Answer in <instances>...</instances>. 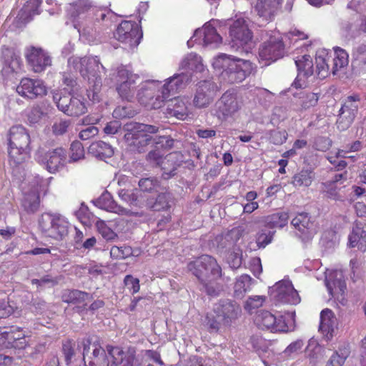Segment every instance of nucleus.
<instances>
[{
    "label": "nucleus",
    "mask_w": 366,
    "mask_h": 366,
    "mask_svg": "<svg viewBox=\"0 0 366 366\" xmlns=\"http://www.w3.org/2000/svg\"><path fill=\"white\" fill-rule=\"evenodd\" d=\"M283 0H257L254 6L257 15L266 22L272 21L281 10Z\"/></svg>",
    "instance_id": "obj_24"
},
{
    "label": "nucleus",
    "mask_w": 366,
    "mask_h": 366,
    "mask_svg": "<svg viewBox=\"0 0 366 366\" xmlns=\"http://www.w3.org/2000/svg\"><path fill=\"white\" fill-rule=\"evenodd\" d=\"M254 321L258 327L272 332H288L292 327V322L289 325L283 317H277L269 311L259 313Z\"/></svg>",
    "instance_id": "obj_19"
},
{
    "label": "nucleus",
    "mask_w": 366,
    "mask_h": 366,
    "mask_svg": "<svg viewBox=\"0 0 366 366\" xmlns=\"http://www.w3.org/2000/svg\"><path fill=\"white\" fill-rule=\"evenodd\" d=\"M168 109L169 113L177 119H184L188 115L187 106L180 98L171 99L168 104Z\"/></svg>",
    "instance_id": "obj_41"
},
{
    "label": "nucleus",
    "mask_w": 366,
    "mask_h": 366,
    "mask_svg": "<svg viewBox=\"0 0 366 366\" xmlns=\"http://www.w3.org/2000/svg\"><path fill=\"white\" fill-rule=\"evenodd\" d=\"M44 112L39 106L33 107L27 113L26 117L30 125L37 124L41 121Z\"/></svg>",
    "instance_id": "obj_57"
},
{
    "label": "nucleus",
    "mask_w": 366,
    "mask_h": 366,
    "mask_svg": "<svg viewBox=\"0 0 366 366\" xmlns=\"http://www.w3.org/2000/svg\"><path fill=\"white\" fill-rule=\"evenodd\" d=\"M98 133L99 129L97 127L89 126L79 132V137L81 140H88L97 136Z\"/></svg>",
    "instance_id": "obj_63"
},
{
    "label": "nucleus",
    "mask_w": 366,
    "mask_h": 366,
    "mask_svg": "<svg viewBox=\"0 0 366 366\" xmlns=\"http://www.w3.org/2000/svg\"><path fill=\"white\" fill-rule=\"evenodd\" d=\"M215 68L222 69V76L229 84L242 82L252 70V63L242 59H230L224 54L219 55L214 61Z\"/></svg>",
    "instance_id": "obj_3"
},
{
    "label": "nucleus",
    "mask_w": 366,
    "mask_h": 366,
    "mask_svg": "<svg viewBox=\"0 0 366 366\" xmlns=\"http://www.w3.org/2000/svg\"><path fill=\"white\" fill-rule=\"evenodd\" d=\"M78 348L82 350L83 360L86 365L109 366L110 357L107 347L104 350L97 337L82 339L78 342Z\"/></svg>",
    "instance_id": "obj_5"
},
{
    "label": "nucleus",
    "mask_w": 366,
    "mask_h": 366,
    "mask_svg": "<svg viewBox=\"0 0 366 366\" xmlns=\"http://www.w3.org/2000/svg\"><path fill=\"white\" fill-rule=\"evenodd\" d=\"M89 297V294L80 290H66L62 295L64 302L79 304L84 302Z\"/></svg>",
    "instance_id": "obj_46"
},
{
    "label": "nucleus",
    "mask_w": 366,
    "mask_h": 366,
    "mask_svg": "<svg viewBox=\"0 0 366 366\" xmlns=\"http://www.w3.org/2000/svg\"><path fill=\"white\" fill-rule=\"evenodd\" d=\"M108 355L110 357L109 366H133L134 360V352L133 350H127L124 352L119 347L107 345Z\"/></svg>",
    "instance_id": "obj_25"
},
{
    "label": "nucleus",
    "mask_w": 366,
    "mask_h": 366,
    "mask_svg": "<svg viewBox=\"0 0 366 366\" xmlns=\"http://www.w3.org/2000/svg\"><path fill=\"white\" fill-rule=\"evenodd\" d=\"M54 99L57 108L69 117H79L87 112L86 102L83 98L55 94Z\"/></svg>",
    "instance_id": "obj_13"
},
{
    "label": "nucleus",
    "mask_w": 366,
    "mask_h": 366,
    "mask_svg": "<svg viewBox=\"0 0 366 366\" xmlns=\"http://www.w3.org/2000/svg\"><path fill=\"white\" fill-rule=\"evenodd\" d=\"M295 64L298 70V76L305 77L310 76L314 73L312 58L310 55L305 54L295 60Z\"/></svg>",
    "instance_id": "obj_43"
},
{
    "label": "nucleus",
    "mask_w": 366,
    "mask_h": 366,
    "mask_svg": "<svg viewBox=\"0 0 366 366\" xmlns=\"http://www.w3.org/2000/svg\"><path fill=\"white\" fill-rule=\"evenodd\" d=\"M291 224L305 237H310L316 233L315 223L308 213H298L291 220Z\"/></svg>",
    "instance_id": "obj_28"
},
{
    "label": "nucleus",
    "mask_w": 366,
    "mask_h": 366,
    "mask_svg": "<svg viewBox=\"0 0 366 366\" xmlns=\"http://www.w3.org/2000/svg\"><path fill=\"white\" fill-rule=\"evenodd\" d=\"M46 186L44 179L39 175L28 180H24L21 189L24 195L22 207L28 213L36 212L39 207V192Z\"/></svg>",
    "instance_id": "obj_8"
},
{
    "label": "nucleus",
    "mask_w": 366,
    "mask_h": 366,
    "mask_svg": "<svg viewBox=\"0 0 366 366\" xmlns=\"http://www.w3.org/2000/svg\"><path fill=\"white\" fill-rule=\"evenodd\" d=\"M269 293L277 302L290 305H297L300 302V297L288 280H283L269 287Z\"/></svg>",
    "instance_id": "obj_17"
},
{
    "label": "nucleus",
    "mask_w": 366,
    "mask_h": 366,
    "mask_svg": "<svg viewBox=\"0 0 366 366\" xmlns=\"http://www.w3.org/2000/svg\"><path fill=\"white\" fill-rule=\"evenodd\" d=\"M71 124V121L69 119H59L56 121L51 127L53 134L55 136L64 135L66 133Z\"/></svg>",
    "instance_id": "obj_53"
},
{
    "label": "nucleus",
    "mask_w": 366,
    "mask_h": 366,
    "mask_svg": "<svg viewBox=\"0 0 366 366\" xmlns=\"http://www.w3.org/2000/svg\"><path fill=\"white\" fill-rule=\"evenodd\" d=\"M348 239L350 247H357L360 251H366V229L362 223L360 222L355 223Z\"/></svg>",
    "instance_id": "obj_33"
},
{
    "label": "nucleus",
    "mask_w": 366,
    "mask_h": 366,
    "mask_svg": "<svg viewBox=\"0 0 366 366\" xmlns=\"http://www.w3.org/2000/svg\"><path fill=\"white\" fill-rule=\"evenodd\" d=\"M89 152L93 157L103 159L111 158L114 155V151L110 144L102 141H98L93 142L89 146Z\"/></svg>",
    "instance_id": "obj_37"
},
{
    "label": "nucleus",
    "mask_w": 366,
    "mask_h": 366,
    "mask_svg": "<svg viewBox=\"0 0 366 366\" xmlns=\"http://www.w3.org/2000/svg\"><path fill=\"white\" fill-rule=\"evenodd\" d=\"M315 177L313 169L306 165L302 169L293 177V184L295 187H309Z\"/></svg>",
    "instance_id": "obj_39"
},
{
    "label": "nucleus",
    "mask_w": 366,
    "mask_h": 366,
    "mask_svg": "<svg viewBox=\"0 0 366 366\" xmlns=\"http://www.w3.org/2000/svg\"><path fill=\"white\" fill-rule=\"evenodd\" d=\"M274 232L262 231L257 234V244L259 247H265L268 244L272 242Z\"/></svg>",
    "instance_id": "obj_60"
},
{
    "label": "nucleus",
    "mask_w": 366,
    "mask_h": 366,
    "mask_svg": "<svg viewBox=\"0 0 366 366\" xmlns=\"http://www.w3.org/2000/svg\"><path fill=\"white\" fill-rule=\"evenodd\" d=\"M265 300L266 297L263 295L251 296L246 301L244 308L246 310L252 313L254 310L262 306Z\"/></svg>",
    "instance_id": "obj_52"
},
{
    "label": "nucleus",
    "mask_w": 366,
    "mask_h": 366,
    "mask_svg": "<svg viewBox=\"0 0 366 366\" xmlns=\"http://www.w3.org/2000/svg\"><path fill=\"white\" fill-rule=\"evenodd\" d=\"M94 204L106 211L114 212L119 215L132 216L134 214L132 211L127 209L117 203L112 199L110 193L104 192L97 199L93 200Z\"/></svg>",
    "instance_id": "obj_27"
},
{
    "label": "nucleus",
    "mask_w": 366,
    "mask_h": 366,
    "mask_svg": "<svg viewBox=\"0 0 366 366\" xmlns=\"http://www.w3.org/2000/svg\"><path fill=\"white\" fill-rule=\"evenodd\" d=\"M92 9V2L89 0H76L66 7V16L74 27L79 31L83 21L88 18Z\"/></svg>",
    "instance_id": "obj_20"
},
{
    "label": "nucleus",
    "mask_w": 366,
    "mask_h": 366,
    "mask_svg": "<svg viewBox=\"0 0 366 366\" xmlns=\"http://www.w3.org/2000/svg\"><path fill=\"white\" fill-rule=\"evenodd\" d=\"M137 78V75L124 66L118 67L112 75V80L115 84L117 92L122 99L129 102L134 97Z\"/></svg>",
    "instance_id": "obj_9"
},
{
    "label": "nucleus",
    "mask_w": 366,
    "mask_h": 366,
    "mask_svg": "<svg viewBox=\"0 0 366 366\" xmlns=\"http://www.w3.org/2000/svg\"><path fill=\"white\" fill-rule=\"evenodd\" d=\"M179 69L186 71H202L203 69L202 59L195 53H189L180 62Z\"/></svg>",
    "instance_id": "obj_38"
},
{
    "label": "nucleus",
    "mask_w": 366,
    "mask_h": 366,
    "mask_svg": "<svg viewBox=\"0 0 366 366\" xmlns=\"http://www.w3.org/2000/svg\"><path fill=\"white\" fill-rule=\"evenodd\" d=\"M67 152L65 148L58 147L46 151L44 157L47 160H64L66 157Z\"/></svg>",
    "instance_id": "obj_50"
},
{
    "label": "nucleus",
    "mask_w": 366,
    "mask_h": 366,
    "mask_svg": "<svg viewBox=\"0 0 366 366\" xmlns=\"http://www.w3.org/2000/svg\"><path fill=\"white\" fill-rule=\"evenodd\" d=\"M174 139L171 137L159 136L156 138L152 149L147 155V160H161L174 147Z\"/></svg>",
    "instance_id": "obj_26"
},
{
    "label": "nucleus",
    "mask_w": 366,
    "mask_h": 366,
    "mask_svg": "<svg viewBox=\"0 0 366 366\" xmlns=\"http://www.w3.org/2000/svg\"><path fill=\"white\" fill-rule=\"evenodd\" d=\"M105 17V10L92 4V11H89V16L87 19L92 21H99L104 20Z\"/></svg>",
    "instance_id": "obj_62"
},
{
    "label": "nucleus",
    "mask_w": 366,
    "mask_h": 366,
    "mask_svg": "<svg viewBox=\"0 0 366 366\" xmlns=\"http://www.w3.org/2000/svg\"><path fill=\"white\" fill-rule=\"evenodd\" d=\"M240 109L237 96L227 91L215 103L214 115L220 120H226Z\"/></svg>",
    "instance_id": "obj_21"
},
{
    "label": "nucleus",
    "mask_w": 366,
    "mask_h": 366,
    "mask_svg": "<svg viewBox=\"0 0 366 366\" xmlns=\"http://www.w3.org/2000/svg\"><path fill=\"white\" fill-rule=\"evenodd\" d=\"M185 78L183 74L169 78L162 88L161 95L154 86L142 87L137 93L139 102L149 109L161 108L164 101L183 87Z\"/></svg>",
    "instance_id": "obj_2"
},
{
    "label": "nucleus",
    "mask_w": 366,
    "mask_h": 366,
    "mask_svg": "<svg viewBox=\"0 0 366 366\" xmlns=\"http://www.w3.org/2000/svg\"><path fill=\"white\" fill-rule=\"evenodd\" d=\"M289 215L287 212H282L268 215L264 218L266 227L269 228H283L288 223Z\"/></svg>",
    "instance_id": "obj_42"
},
{
    "label": "nucleus",
    "mask_w": 366,
    "mask_h": 366,
    "mask_svg": "<svg viewBox=\"0 0 366 366\" xmlns=\"http://www.w3.org/2000/svg\"><path fill=\"white\" fill-rule=\"evenodd\" d=\"M8 154L15 160L30 152L31 138L28 130L22 125L12 126L7 134Z\"/></svg>",
    "instance_id": "obj_7"
},
{
    "label": "nucleus",
    "mask_w": 366,
    "mask_h": 366,
    "mask_svg": "<svg viewBox=\"0 0 366 366\" xmlns=\"http://www.w3.org/2000/svg\"><path fill=\"white\" fill-rule=\"evenodd\" d=\"M325 285L331 297L342 295L346 290V284L342 272L335 270L327 274Z\"/></svg>",
    "instance_id": "obj_30"
},
{
    "label": "nucleus",
    "mask_w": 366,
    "mask_h": 366,
    "mask_svg": "<svg viewBox=\"0 0 366 366\" xmlns=\"http://www.w3.org/2000/svg\"><path fill=\"white\" fill-rule=\"evenodd\" d=\"M99 62L95 59H89L86 63L85 69H81V73L84 77H87L88 81L94 93H97L102 87V78L99 74Z\"/></svg>",
    "instance_id": "obj_29"
},
{
    "label": "nucleus",
    "mask_w": 366,
    "mask_h": 366,
    "mask_svg": "<svg viewBox=\"0 0 366 366\" xmlns=\"http://www.w3.org/2000/svg\"><path fill=\"white\" fill-rule=\"evenodd\" d=\"M174 204V197L167 190L159 193L155 201L153 199H147L145 202V206L154 211H168Z\"/></svg>",
    "instance_id": "obj_32"
},
{
    "label": "nucleus",
    "mask_w": 366,
    "mask_h": 366,
    "mask_svg": "<svg viewBox=\"0 0 366 366\" xmlns=\"http://www.w3.org/2000/svg\"><path fill=\"white\" fill-rule=\"evenodd\" d=\"M213 311L217 318H221L224 326H230L242 314L240 305L229 299L219 300L214 305Z\"/></svg>",
    "instance_id": "obj_16"
},
{
    "label": "nucleus",
    "mask_w": 366,
    "mask_h": 366,
    "mask_svg": "<svg viewBox=\"0 0 366 366\" xmlns=\"http://www.w3.org/2000/svg\"><path fill=\"white\" fill-rule=\"evenodd\" d=\"M350 354V350L347 345L340 347L330 357L326 366H342Z\"/></svg>",
    "instance_id": "obj_45"
},
{
    "label": "nucleus",
    "mask_w": 366,
    "mask_h": 366,
    "mask_svg": "<svg viewBox=\"0 0 366 366\" xmlns=\"http://www.w3.org/2000/svg\"><path fill=\"white\" fill-rule=\"evenodd\" d=\"M362 261L357 258H352L350 261V267L351 269V278L353 281L359 279L362 274Z\"/></svg>",
    "instance_id": "obj_59"
},
{
    "label": "nucleus",
    "mask_w": 366,
    "mask_h": 366,
    "mask_svg": "<svg viewBox=\"0 0 366 366\" xmlns=\"http://www.w3.org/2000/svg\"><path fill=\"white\" fill-rule=\"evenodd\" d=\"M346 179V173L336 174L332 179L322 183V192L330 199L344 201L346 197V187L343 183Z\"/></svg>",
    "instance_id": "obj_23"
},
{
    "label": "nucleus",
    "mask_w": 366,
    "mask_h": 366,
    "mask_svg": "<svg viewBox=\"0 0 366 366\" xmlns=\"http://www.w3.org/2000/svg\"><path fill=\"white\" fill-rule=\"evenodd\" d=\"M133 254V250L129 246H113L110 249V255L117 259H125Z\"/></svg>",
    "instance_id": "obj_48"
},
{
    "label": "nucleus",
    "mask_w": 366,
    "mask_h": 366,
    "mask_svg": "<svg viewBox=\"0 0 366 366\" xmlns=\"http://www.w3.org/2000/svg\"><path fill=\"white\" fill-rule=\"evenodd\" d=\"M120 199L132 206L142 207L136 194L132 191L121 189L119 192Z\"/></svg>",
    "instance_id": "obj_55"
},
{
    "label": "nucleus",
    "mask_w": 366,
    "mask_h": 366,
    "mask_svg": "<svg viewBox=\"0 0 366 366\" xmlns=\"http://www.w3.org/2000/svg\"><path fill=\"white\" fill-rule=\"evenodd\" d=\"M285 49L282 39L272 36L259 45L258 49L259 61L264 65H269L284 56Z\"/></svg>",
    "instance_id": "obj_10"
},
{
    "label": "nucleus",
    "mask_w": 366,
    "mask_h": 366,
    "mask_svg": "<svg viewBox=\"0 0 366 366\" xmlns=\"http://www.w3.org/2000/svg\"><path fill=\"white\" fill-rule=\"evenodd\" d=\"M227 24L229 26V36L233 44L243 46L252 41L253 32L244 18L229 20Z\"/></svg>",
    "instance_id": "obj_12"
},
{
    "label": "nucleus",
    "mask_w": 366,
    "mask_h": 366,
    "mask_svg": "<svg viewBox=\"0 0 366 366\" xmlns=\"http://www.w3.org/2000/svg\"><path fill=\"white\" fill-rule=\"evenodd\" d=\"M41 166L50 173L59 172L64 164L61 162H40Z\"/></svg>",
    "instance_id": "obj_64"
},
{
    "label": "nucleus",
    "mask_w": 366,
    "mask_h": 366,
    "mask_svg": "<svg viewBox=\"0 0 366 366\" xmlns=\"http://www.w3.org/2000/svg\"><path fill=\"white\" fill-rule=\"evenodd\" d=\"M337 329V319L330 309H325L320 313L319 330L327 340H330Z\"/></svg>",
    "instance_id": "obj_31"
},
{
    "label": "nucleus",
    "mask_w": 366,
    "mask_h": 366,
    "mask_svg": "<svg viewBox=\"0 0 366 366\" xmlns=\"http://www.w3.org/2000/svg\"><path fill=\"white\" fill-rule=\"evenodd\" d=\"M217 316L212 313H208L205 319V325L210 332H218L222 322L221 318L217 319Z\"/></svg>",
    "instance_id": "obj_56"
},
{
    "label": "nucleus",
    "mask_w": 366,
    "mask_h": 366,
    "mask_svg": "<svg viewBox=\"0 0 366 366\" xmlns=\"http://www.w3.org/2000/svg\"><path fill=\"white\" fill-rule=\"evenodd\" d=\"M360 101L358 95L350 96L345 99L337 120L339 130L345 131L352 125L357 113Z\"/></svg>",
    "instance_id": "obj_18"
},
{
    "label": "nucleus",
    "mask_w": 366,
    "mask_h": 366,
    "mask_svg": "<svg viewBox=\"0 0 366 366\" xmlns=\"http://www.w3.org/2000/svg\"><path fill=\"white\" fill-rule=\"evenodd\" d=\"M330 54L331 71L336 74L338 71L347 66L349 56L345 49L340 47H335L333 54Z\"/></svg>",
    "instance_id": "obj_36"
},
{
    "label": "nucleus",
    "mask_w": 366,
    "mask_h": 366,
    "mask_svg": "<svg viewBox=\"0 0 366 366\" xmlns=\"http://www.w3.org/2000/svg\"><path fill=\"white\" fill-rule=\"evenodd\" d=\"M97 229L102 237L108 240L112 239L116 237V234L112 229L107 226L104 222L98 221L97 223Z\"/></svg>",
    "instance_id": "obj_61"
},
{
    "label": "nucleus",
    "mask_w": 366,
    "mask_h": 366,
    "mask_svg": "<svg viewBox=\"0 0 366 366\" xmlns=\"http://www.w3.org/2000/svg\"><path fill=\"white\" fill-rule=\"evenodd\" d=\"M139 187L143 192H152L153 191H157L159 187V182L154 177L142 178L139 181Z\"/></svg>",
    "instance_id": "obj_49"
},
{
    "label": "nucleus",
    "mask_w": 366,
    "mask_h": 366,
    "mask_svg": "<svg viewBox=\"0 0 366 366\" xmlns=\"http://www.w3.org/2000/svg\"><path fill=\"white\" fill-rule=\"evenodd\" d=\"M25 58L28 65L35 73L42 72L51 65V57L41 47L31 46L26 48Z\"/></svg>",
    "instance_id": "obj_22"
},
{
    "label": "nucleus",
    "mask_w": 366,
    "mask_h": 366,
    "mask_svg": "<svg viewBox=\"0 0 366 366\" xmlns=\"http://www.w3.org/2000/svg\"><path fill=\"white\" fill-rule=\"evenodd\" d=\"M253 280L248 274H242L236 279L234 285V295L242 298L245 293L251 290Z\"/></svg>",
    "instance_id": "obj_40"
},
{
    "label": "nucleus",
    "mask_w": 366,
    "mask_h": 366,
    "mask_svg": "<svg viewBox=\"0 0 366 366\" xmlns=\"http://www.w3.org/2000/svg\"><path fill=\"white\" fill-rule=\"evenodd\" d=\"M362 147V142L359 140L355 141L350 145L346 147L344 149H339L337 152V158H349L353 159L355 157L351 153L358 152Z\"/></svg>",
    "instance_id": "obj_47"
},
{
    "label": "nucleus",
    "mask_w": 366,
    "mask_h": 366,
    "mask_svg": "<svg viewBox=\"0 0 366 366\" xmlns=\"http://www.w3.org/2000/svg\"><path fill=\"white\" fill-rule=\"evenodd\" d=\"M331 54L326 50L319 51L315 56L316 74L320 79H325L330 73L329 64Z\"/></svg>",
    "instance_id": "obj_35"
},
{
    "label": "nucleus",
    "mask_w": 366,
    "mask_h": 366,
    "mask_svg": "<svg viewBox=\"0 0 366 366\" xmlns=\"http://www.w3.org/2000/svg\"><path fill=\"white\" fill-rule=\"evenodd\" d=\"M124 283L132 294H136L139 291L140 285L139 279L128 274L125 276Z\"/></svg>",
    "instance_id": "obj_58"
},
{
    "label": "nucleus",
    "mask_w": 366,
    "mask_h": 366,
    "mask_svg": "<svg viewBox=\"0 0 366 366\" xmlns=\"http://www.w3.org/2000/svg\"><path fill=\"white\" fill-rule=\"evenodd\" d=\"M114 35L119 41L136 46L142 38V31L137 22L124 20L119 24Z\"/></svg>",
    "instance_id": "obj_14"
},
{
    "label": "nucleus",
    "mask_w": 366,
    "mask_h": 366,
    "mask_svg": "<svg viewBox=\"0 0 366 366\" xmlns=\"http://www.w3.org/2000/svg\"><path fill=\"white\" fill-rule=\"evenodd\" d=\"M156 165L161 168L162 177L168 179L175 175L177 167L173 162H156Z\"/></svg>",
    "instance_id": "obj_51"
},
{
    "label": "nucleus",
    "mask_w": 366,
    "mask_h": 366,
    "mask_svg": "<svg viewBox=\"0 0 366 366\" xmlns=\"http://www.w3.org/2000/svg\"><path fill=\"white\" fill-rule=\"evenodd\" d=\"M16 91L23 98L34 100L46 95L47 87L41 79L24 77L20 80Z\"/></svg>",
    "instance_id": "obj_15"
},
{
    "label": "nucleus",
    "mask_w": 366,
    "mask_h": 366,
    "mask_svg": "<svg viewBox=\"0 0 366 366\" xmlns=\"http://www.w3.org/2000/svg\"><path fill=\"white\" fill-rule=\"evenodd\" d=\"M84 157V149L79 141H74L70 146V160H81Z\"/></svg>",
    "instance_id": "obj_54"
},
{
    "label": "nucleus",
    "mask_w": 366,
    "mask_h": 366,
    "mask_svg": "<svg viewBox=\"0 0 366 366\" xmlns=\"http://www.w3.org/2000/svg\"><path fill=\"white\" fill-rule=\"evenodd\" d=\"M188 269L200 280L208 295H219L222 286L216 282L222 276V268L214 257L207 254L202 255L189 262Z\"/></svg>",
    "instance_id": "obj_1"
},
{
    "label": "nucleus",
    "mask_w": 366,
    "mask_h": 366,
    "mask_svg": "<svg viewBox=\"0 0 366 366\" xmlns=\"http://www.w3.org/2000/svg\"><path fill=\"white\" fill-rule=\"evenodd\" d=\"M158 131L159 127L154 125L140 123L127 124L124 139L130 150L138 153L144 152L152 140L151 134Z\"/></svg>",
    "instance_id": "obj_4"
},
{
    "label": "nucleus",
    "mask_w": 366,
    "mask_h": 366,
    "mask_svg": "<svg viewBox=\"0 0 366 366\" xmlns=\"http://www.w3.org/2000/svg\"><path fill=\"white\" fill-rule=\"evenodd\" d=\"M6 339L13 347L19 349L24 348L27 344L24 332L19 327H14L7 332Z\"/></svg>",
    "instance_id": "obj_44"
},
{
    "label": "nucleus",
    "mask_w": 366,
    "mask_h": 366,
    "mask_svg": "<svg viewBox=\"0 0 366 366\" xmlns=\"http://www.w3.org/2000/svg\"><path fill=\"white\" fill-rule=\"evenodd\" d=\"M219 24L217 20L212 19L206 23L202 28L203 41L204 44H220L222 36L217 31V26Z\"/></svg>",
    "instance_id": "obj_34"
},
{
    "label": "nucleus",
    "mask_w": 366,
    "mask_h": 366,
    "mask_svg": "<svg viewBox=\"0 0 366 366\" xmlns=\"http://www.w3.org/2000/svg\"><path fill=\"white\" fill-rule=\"evenodd\" d=\"M219 88L211 81H199L196 86L192 100L193 106L197 109H204L212 104L218 96Z\"/></svg>",
    "instance_id": "obj_11"
},
{
    "label": "nucleus",
    "mask_w": 366,
    "mask_h": 366,
    "mask_svg": "<svg viewBox=\"0 0 366 366\" xmlns=\"http://www.w3.org/2000/svg\"><path fill=\"white\" fill-rule=\"evenodd\" d=\"M39 228L45 237L61 240L68 234L69 222L59 213L46 212L39 219Z\"/></svg>",
    "instance_id": "obj_6"
}]
</instances>
